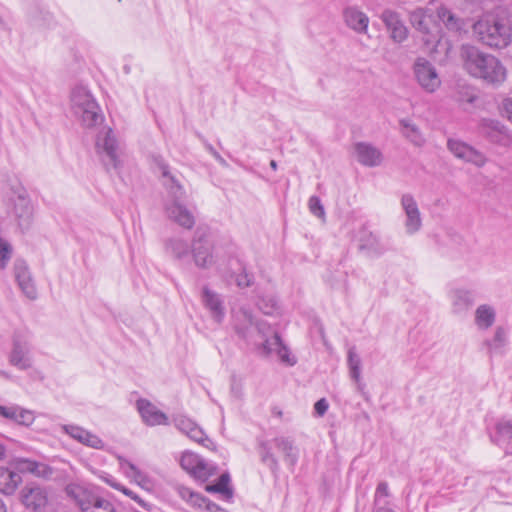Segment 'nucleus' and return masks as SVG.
Returning a JSON list of instances; mask_svg holds the SVG:
<instances>
[{"instance_id": "obj_2", "label": "nucleus", "mask_w": 512, "mask_h": 512, "mask_svg": "<svg viewBox=\"0 0 512 512\" xmlns=\"http://www.w3.org/2000/svg\"><path fill=\"white\" fill-rule=\"evenodd\" d=\"M477 39L495 49L508 47L512 42V27L505 16L486 14L473 25Z\"/></svg>"}, {"instance_id": "obj_57", "label": "nucleus", "mask_w": 512, "mask_h": 512, "mask_svg": "<svg viewBox=\"0 0 512 512\" xmlns=\"http://www.w3.org/2000/svg\"><path fill=\"white\" fill-rule=\"evenodd\" d=\"M203 508H205L206 510L210 511V512H215L217 510H219V507L212 503L209 499L206 498V503L204 504Z\"/></svg>"}, {"instance_id": "obj_51", "label": "nucleus", "mask_w": 512, "mask_h": 512, "mask_svg": "<svg viewBox=\"0 0 512 512\" xmlns=\"http://www.w3.org/2000/svg\"><path fill=\"white\" fill-rule=\"evenodd\" d=\"M389 496V491H388V484L386 482H380L376 488V492H375V505H376V509L378 507H381L379 505L380 503V498L381 497H388Z\"/></svg>"}, {"instance_id": "obj_30", "label": "nucleus", "mask_w": 512, "mask_h": 512, "mask_svg": "<svg viewBox=\"0 0 512 512\" xmlns=\"http://www.w3.org/2000/svg\"><path fill=\"white\" fill-rule=\"evenodd\" d=\"M275 447L284 454L285 461L294 466L298 459L297 449L293 441L286 437H276L273 439Z\"/></svg>"}, {"instance_id": "obj_8", "label": "nucleus", "mask_w": 512, "mask_h": 512, "mask_svg": "<svg viewBox=\"0 0 512 512\" xmlns=\"http://www.w3.org/2000/svg\"><path fill=\"white\" fill-rule=\"evenodd\" d=\"M9 363L19 370H27L32 367L31 347L26 339L19 334L13 336L12 350L8 356Z\"/></svg>"}, {"instance_id": "obj_28", "label": "nucleus", "mask_w": 512, "mask_h": 512, "mask_svg": "<svg viewBox=\"0 0 512 512\" xmlns=\"http://www.w3.org/2000/svg\"><path fill=\"white\" fill-rule=\"evenodd\" d=\"M21 476L7 467H0V492L12 495L21 483Z\"/></svg>"}, {"instance_id": "obj_59", "label": "nucleus", "mask_w": 512, "mask_h": 512, "mask_svg": "<svg viewBox=\"0 0 512 512\" xmlns=\"http://www.w3.org/2000/svg\"><path fill=\"white\" fill-rule=\"evenodd\" d=\"M105 481L113 488L117 489V490H120L121 492L123 491V488H125L124 486H122L121 484L117 483L112 477L111 478H106Z\"/></svg>"}, {"instance_id": "obj_50", "label": "nucleus", "mask_w": 512, "mask_h": 512, "mask_svg": "<svg viewBox=\"0 0 512 512\" xmlns=\"http://www.w3.org/2000/svg\"><path fill=\"white\" fill-rule=\"evenodd\" d=\"M123 494L130 497L132 500H134L139 506H141L143 509L150 511L152 509V504L146 502L143 498H141L138 494H136L134 491L123 488Z\"/></svg>"}, {"instance_id": "obj_29", "label": "nucleus", "mask_w": 512, "mask_h": 512, "mask_svg": "<svg viewBox=\"0 0 512 512\" xmlns=\"http://www.w3.org/2000/svg\"><path fill=\"white\" fill-rule=\"evenodd\" d=\"M495 319L496 312L490 305H480L475 311V324L481 330L490 328L494 324Z\"/></svg>"}, {"instance_id": "obj_14", "label": "nucleus", "mask_w": 512, "mask_h": 512, "mask_svg": "<svg viewBox=\"0 0 512 512\" xmlns=\"http://www.w3.org/2000/svg\"><path fill=\"white\" fill-rule=\"evenodd\" d=\"M233 327L237 335L243 339H248L251 330L255 326L258 332H261V326L256 324L250 310L240 307L232 312Z\"/></svg>"}, {"instance_id": "obj_44", "label": "nucleus", "mask_w": 512, "mask_h": 512, "mask_svg": "<svg viewBox=\"0 0 512 512\" xmlns=\"http://www.w3.org/2000/svg\"><path fill=\"white\" fill-rule=\"evenodd\" d=\"M11 254V245L0 237V269H4L7 266V263L11 258Z\"/></svg>"}, {"instance_id": "obj_54", "label": "nucleus", "mask_w": 512, "mask_h": 512, "mask_svg": "<svg viewBox=\"0 0 512 512\" xmlns=\"http://www.w3.org/2000/svg\"><path fill=\"white\" fill-rule=\"evenodd\" d=\"M329 404L325 398L319 399L315 405L314 410L319 416H323L328 410Z\"/></svg>"}, {"instance_id": "obj_13", "label": "nucleus", "mask_w": 512, "mask_h": 512, "mask_svg": "<svg viewBox=\"0 0 512 512\" xmlns=\"http://www.w3.org/2000/svg\"><path fill=\"white\" fill-rule=\"evenodd\" d=\"M165 210L169 219L185 229H192L195 225L194 212L186 207L183 202H166Z\"/></svg>"}, {"instance_id": "obj_5", "label": "nucleus", "mask_w": 512, "mask_h": 512, "mask_svg": "<svg viewBox=\"0 0 512 512\" xmlns=\"http://www.w3.org/2000/svg\"><path fill=\"white\" fill-rule=\"evenodd\" d=\"M82 512H117L114 504L80 485H69L66 489Z\"/></svg>"}, {"instance_id": "obj_49", "label": "nucleus", "mask_w": 512, "mask_h": 512, "mask_svg": "<svg viewBox=\"0 0 512 512\" xmlns=\"http://www.w3.org/2000/svg\"><path fill=\"white\" fill-rule=\"evenodd\" d=\"M235 281L239 288H247L253 285L254 276L243 268L242 271L237 274Z\"/></svg>"}, {"instance_id": "obj_47", "label": "nucleus", "mask_w": 512, "mask_h": 512, "mask_svg": "<svg viewBox=\"0 0 512 512\" xmlns=\"http://www.w3.org/2000/svg\"><path fill=\"white\" fill-rule=\"evenodd\" d=\"M308 206H309L310 212L313 215H315V216H317L319 218H324L325 217L324 207L321 204V201H320L319 197L311 196L309 198V201H308Z\"/></svg>"}, {"instance_id": "obj_46", "label": "nucleus", "mask_w": 512, "mask_h": 512, "mask_svg": "<svg viewBox=\"0 0 512 512\" xmlns=\"http://www.w3.org/2000/svg\"><path fill=\"white\" fill-rule=\"evenodd\" d=\"M174 425L177 429H179L182 433L188 434L191 432L192 428L195 426V422L185 416H177L173 419Z\"/></svg>"}, {"instance_id": "obj_36", "label": "nucleus", "mask_w": 512, "mask_h": 512, "mask_svg": "<svg viewBox=\"0 0 512 512\" xmlns=\"http://www.w3.org/2000/svg\"><path fill=\"white\" fill-rule=\"evenodd\" d=\"M474 295L467 290H457L454 293L453 307L456 312L467 310L474 304Z\"/></svg>"}, {"instance_id": "obj_21", "label": "nucleus", "mask_w": 512, "mask_h": 512, "mask_svg": "<svg viewBox=\"0 0 512 512\" xmlns=\"http://www.w3.org/2000/svg\"><path fill=\"white\" fill-rule=\"evenodd\" d=\"M14 273L16 281L26 297L32 300L35 299L37 297V290L26 263L21 260L16 261L14 265Z\"/></svg>"}, {"instance_id": "obj_41", "label": "nucleus", "mask_w": 512, "mask_h": 512, "mask_svg": "<svg viewBox=\"0 0 512 512\" xmlns=\"http://www.w3.org/2000/svg\"><path fill=\"white\" fill-rule=\"evenodd\" d=\"M200 457L192 452H185L180 459L181 467L191 475L195 471L197 465L200 464Z\"/></svg>"}, {"instance_id": "obj_20", "label": "nucleus", "mask_w": 512, "mask_h": 512, "mask_svg": "<svg viewBox=\"0 0 512 512\" xmlns=\"http://www.w3.org/2000/svg\"><path fill=\"white\" fill-rule=\"evenodd\" d=\"M21 501L25 507L34 511H40L48 503L45 489L39 486H26L21 491Z\"/></svg>"}, {"instance_id": "obj_23", "label": "nucleus", "mask_w": 512, "mask_h": 512, "mask_svg": "<svg viewBox=\"0 0 512 512\" xmlns=\"http://www.w3.org/2000/svg\"><path fill=\"white\" fill-rule=\"evenodd\" d=\"M409 20L411 25L423 35V41L426 45H430L436 41L431 33L429 26V17L424 9L418 8L410 13Z\"/></svg>"}, {"instance_id": "obj_55", "label": "nucleus", "mask_w": 512, "mask_h": 512, "mask_svg": "<svg viewBox=\"0 0 512 512\" xmlns=\"http://www.w3.org/2000/svg\"><path fill=\"white\" fill-rule=\"evenodd\" d=\"M16 406H2L0 405V416L12 420L15 416Z\"/></svg>"}, {"instance_id": "obj_60", "label": "nucleus", "mask_w": 512, "mask_h": 512, "mask_svg": "<svg viewBox=\"0 0 512 512\" xmlns=\"http://www.w3.org/2000/svg\"><path fill=\"white\" fill-rule=\"evenodd\" d=\"M207 149L209 150V152L218 160L220 161H224L223 158L220 156V154L211 146V145H207Z\"/></svg>"}, {"instance_id": "obj_25", "label": "nucleus", "mask_w": 512, "mask_h": 512, "mask_svg": "<svg viewBox=\"0 0 512 512\" xmlns=\"http://www.w3.org/2000/svg\"><path fill=\"white\" fill-rule=\"evenodd\" d=\"M261 353L265 356L275 353L282 362L289 365H293L295 363V361L290 360L288 348L283 344L278 333H274L270 339H266L264 343H262Z\"/></svg>"}, {"instance_id": "obj_3", "label": "nucleus", "mask_w": 512, "mask_h": 512, "mask_svg": "<svg viewBox=\"0 0 512 512\" xmlns=\"http://www.w3.org/2000/svg\"><path fill=\"white\" fill-rule=\"evenodd\" d=\"M71 108L76 117L88 128L103 121L99 106L87 88L78 86L71 93Z\"/></svg>"}, {"instance_id": "obj_33", "label": "nucleus", "mask_w": 512, "mask_h": 512, "mask_svg": "<svg viewBox=\"0 0 512 512\" xmlns=\"http://www.w3.org/2000/svg\"><path fill=\"white\" fill-rule=\"evenodd\" d=\"M437 16L448 30L459 31L462 29L463 23L451 10L441 6L437 9Z\"/></svg>"}, {"instance_id": "obj_34", "label": "nucleus", "mask_w": 512, "mask_h": 512, "mask_svg": "<svg viewBox=\"0 0 512 512\" xmlns=\"http://www.w3.org/2000/svg\"><path fill=\"white\" fill-rule=\"evenodd\" d=\"M402 134L416 146H421L425 142L418 126L407 119L400 120Z\"/></svg>"}, {"instance_id": "obj_62", "label": "nucleus", "mask_w": 512, "mask_h": 512, "mask_svg": "<svg viewBox=\"0 0 512 512\" xmlns=\"http://www.w3.org/2000/svg\"><path fill=\"white\" fill-rule=\"evenodd\" d=\"M376 512H395V511H393L391 508L384 505V506L378 507L376 509Z\"/></svg>"}, {"instance_id": "obj_63", "label": "nucleus", "mask_w": 512, "mask_h": 512, "mask_svg": "<svg viewBox=\"0 0 512 512\" xmlns=\"http://www.w3.org/2000/svg\"><path fill=\"white\" fill-rule=\"evenodd\" d=\"M6 456V448L0 443V461Z\"/></svg>"}, {"instance_id": "obj_58", "label": "nucleus", "mask_w": 512, "mask_h": 512, "mask_svg": "<svg viewBox=\"0 0 512 512\" xmlns=\"http://www.w3.org/2000/svg\"><path fill=\"white\" fill-rule=\"evenodd\" d=\"M105 481L113 488L117 489V490H120L121 492L123 491V488H125L124 486H122L121 484L117 483L112 477L111 478H106Z\"/></svg>"}, {"instance_id": "obj_7", "label": "nucleus", "mask_w": 512, "mask_h": 512, "mask_svg": "<svg viewBox=\"0 0 512 512\" xmlns=\"http://www.w3.org/2000/svg\"><path fill=\"white\" fill-rule=\"evenodd\" d=\"M413 71L419 85L427 92H434L439 88L441 81L431 62L425 58H417Z\"/></svg>"}, {"instance_id": "obj_6", "label": "nucleus", "mask_w": 512, "mask_h": 512, "mask_svg": "<svg viewBox=\"0 0 512 512\" xmlns=\"http://www.w3.org/2000/svg\"><path fill=\"white\" fill-rule=\"evenodd\" d=\"M191 254L194 264L200 269H209L216 263L214 244L205 233H196L191 245Z\"/></svg>"}, {"instance_id": "obj_11", "label": "nucleus", "mask_w": 512, "mask_h": 512, "mask_svg": "<svg viewBox=\"0 0 512 512\" xmlns=\"http://www.w3.org/2000/svg\"><path fill=\"white\" fill-rule=\"evenodd\" d=\"M380 18L390 32V37L394 42L402 43L408 38V29L399 13L386 9L382 12Z\"/></svg>"}, {"instance_id": "obj_16", "label": "nucleus", "mask_w": 512, "mask_h": 512, "mask_svg": "<svg viewBox=\"0 0 512 512\" xmlns=\"http://www.w3.org/2000/svg\"><path fill=\"white\" fill-rule=\"evenodd\" d=\"M201 300L205 308L209 310L210 316L217 323H221L225 317V306L222 296L211 290L208 286H204L202 288Z\"/></svg>"}, {"instance_id": "obj_17", "label": "nucleus", "mask_w": 512, "mask_h": 512, "mask_svg": "<svg viewBox=\"0 0 512 512\" xmlns=\"http://www.w3.org/2000/svg\"><path fill=\"white\" fill-rule=\"evenodd\" d=\"M137 410L143 422L148 426L168 425L167 415L160 411L147 399H139L136 402Z\"/></svg>"}, {"instance_id": "obj_38", "label": "nucleus", "mask_w": 512, "mask_h": 512, "mask_svg": "<svg viewBox=\"0 0 512 512\" xmlns=\"http://www.w3.org/2000/svg\"><path fill=\"white\" fill-rule=\"evenodd\" d=\"M259 453L261 457V461L269 467V469L275 473L278 471L279 464L278 460L271 452V447L265 441L260 442L259 444Z\"/></svg>"}, {"instance_id": "obj_40", "label": "nucleus", "mask_w": 512, "mask_h": 512, "mask_svg": "<svg viewBox=\"0 0 512 512\" xmlns=\"http://www.w3.org/2000/svg\"><path fill=\"white\" fill-rule=\"evenodd\" d=\"M118 460L120 468L124 471L127 477L133 478L137 482L144 480V474L133 463L122 456H118Z\"/></svg>"}, {"instance_id": "obj_37", "label": "nucleus", "mask_w": 512, "mask_h": 512, "mask_svg": "<svg viewBox=\"0 0 512 512\" xmlns=\"http://www.w3.org/2000/svg\"><path fill=\"white\" fill-rule=\"evenodd\" d=\"M230 483V475L228 473H223L217 483L206 486V491L210 493H220L225 496V498L230 499L233 496V490L229 487Z\"/></svg>"}, {"instance_id": "obj_42", "label": "nucleus", "mask_w": 512, "mask_h": 512, "mask_svg": "<svg viewBox=\"0 0 512 512\" xmlns=\"http://www.w3.org/2000/svg\"><path fill=\"white\" fill-rule=\"evenodd\" d=\"M187 436L190 439L194 440L195 442L200 443L206 448L213 449L214 447V443L212 442V440L205 435L203 430L197 424H195V426L192 428L191 432L187 434Z\"/></svg>"}, {"instance_id": "obj_39", "label": "nucleus", "mask_w": 512, "mask_h": 512, "mask_svg": "<svg viewBox=\"0 0 512 512\" xmlns=\"http://www.w3.org/2000/svg\"><path fill=\"white\" fill-rule=\"evenodd\" d=\"M216 466L200 459V464L197 465L192 476L201 481H207L211 476L216 474Z\"/></svg>"}, {"instance_id": "obj_10", "label": "nucleus", "mask_w": 512, "mask_h": 512, "mask_svg": "<svg viewBox=\"0 0 512 512\" xmlns=\"http://www.w3.org/2000/svg\"><path fill=\"white\" fill-rule=\"evenodd\" d=\"M447 147L455 157L465 162L472 163L478 167H482L486 163V158L482 153L462 141L449 139Z\"/></svg>"}, {"instance_id": "obj_26", "label": "nucleus", "mask_w": 512, "mask_h": 512, "mask_svg": "<svg viewBox=\"0 0 512 512\" xmlns=\"http://www.w3.org/2000/svg\"><path fill=\"white\" fill-rule=\"evenodd\" d=\"M345 24L357 33H366L369 24L368 16L356 7H348L343 11Z\"/></svg>"}, {"instance_id": "obj_48", "label": "nucleus", "mask_w": 512, "mask_h": 512, "mask_svg": "<svg viewBox=\"0 0 512 512\" xmlns=\"http://www.w3.org/2000/svg\"><path fill=\"white\" fill-rule=\"evenodd\" d=\"M34 460L28 458H15L13 467L20 473H31Z\"/></svg>"}, {"instance_id": "obj_45", "label": "nucleus", "mask_w": 512, "mask_h": 512, "mask_svg": "<svg viewBox=\"0 0 512 512\" xmlns=\"http://www.w3.org/2000/svg\"><path fill=\"white\" fill-rule=\"evenodd\" d=\"M31 474L37 477L49 478L53 474V469L45 463L34 461Z\"/></svg>"}, {"instance_id": "obj_15", "label": "nucleus", "mask_w": 512, "mask_h": 512, "mask_svg": "<svg viewBox=\"0 0 512 512\" xmlns=\"http://www.w3.org/2000/svg\"><path fill=\"white\" fill-rule=\"evenodd\" d=\"M401 206L406 215L405 228L407 233H416L422 226V219L415 199L410 194H404L401 198Z\"/></svg>"}, {"instance_id": "obj_32", "label": "nucleus", "mask_w": 512, "mask_h": 512, "mask_svg": "<svg viewBox=\"0 0 512 512\" xmlns=\"http://www.w3.org/2000/svg\"><path fill=\"white\" fill-rule=\"evenodd\" d=\"M165 247L167 252L178 260L187 257L191 252L187 241L180 238H171L167 240Z\"/></svg>"}, {"instance_id": "obj_4", "label": "nucleus", "mask_w": 512, "mask_h": 512, "mask_svg": "<svg viewBox=\"0 0 512 512\" xmlns=\"http://www.w3.org/2000/svg\"><path fill=\"white\" fill-rule=\"evenodd\" d=\"M8 213L22 233L31 228L34 220V207L24 188L13 190V196L9 199Z\"/></svg>"}, {"instance_id": "obj_12", "label": "nucleus", "mask_w": 512, "mask_h": 512, "mask_svg": "<svg viewBox=\"0 0 512 512\" xmlns=\"http://www.w3.org/2000/svg\"><path fill=\"white\" fill-rule=\"evenodd\" d=\"M96 145L100 153L104 154L106 165L117 168L119 164L118 144L110 128L98 136Z\"/></svg>"}, {"instance_id": "obj_53", "label": "nucleus", "mask_w": 512, "mask_h": 512, "mask_svg": "<svg viewBox=\"0 0 512 512\" xmlns=\"http://www.w3.org/2000/svg\"><path fill=\"white\" fill-rule=\"evenodd\" d=\"M188 503L194 507L203 508L204 504L206 503V498L198 493L193 492L192 496L189 497Z\"/></svg>"}, {"instance_id": "obj_1", "label": "nucleus", "mask_w": 512, "mask_h": 512, "mask_svg": "<svg viewBox=\"0 0 512 512\" xmlns=\"http://www.w3.org/2000/svg\"><path fill=\"white\" fill-rule=\"evenodd\" d=\"M460 56L464 69L471 76L493 86H499L506 80V68L495 56L468 44L462 45Z\"/></svg>"}, {"instance_id": "obj_27", "label": "nucleus", "mask_w": 512, "mask_h": 512, "mask_svg": "<svg viewBox=\"0 0 512 512\" xmlns=\"http://www.w3.org/2000/svg\"><path fill=\"white\" fill-rule=\"evenodd\" d=\"M496 433L491 437L492 441L506 451L512 449V420H500L496 424Z\"/></svg>"}, {"instance_id": "obj_31", "label": "nucleus", "mask_w": 512, "mask_h": 512, "mask_svg": "<svg viewBox=\"0 0 512 512\" xmlns=\"http://www.w3.org/2000/svg\"><path fill=\"white\" fill-rule=\"evenodd\" d=\"M348 365L351 378L356 382L359 391H362L364 384L360 380L361 375V359L356 353L355 347L348 350Z\"/></svg>"}, {"instance_id": "obj_19", "label": "nucleus", "mask_w": 512, "mask_h": 512, "mask_svg": "<svg viewBox=\"0 0 512 512\" xmlns=\"http://www.w3.org/2000/svg\"><path fill=\"white\" fill-rule=\"evenodd\" d=\"M356 158L359 163L367 167L379 166L382 163L381 151L370 143L358 142L354 145Z\"/></svg>"}, {"instance_id": "obj_24", "label": "nucleus", "mask_w": 512, "mask_h": 512, "mask_svg": "<svg viewBox=\"0 0 512 512\" xmlns=\"http://www.w3.org/2000/svg\"><path fill=\"white\" fill-rule=\"evenodd\" d=\"M359 249L366 251L370 255H380L384 251V247L379 237L363 226L358 233Z\"/></svg>"}, {"instance_id": "obj_18", "label": "nucleus", "mask_w": 512, "mask_h": 512, "mask_svg": "<svg viewBox=\"0 0 512 512\" xmlns=\"http://www.w3.org/2000/svg\"><path fill=\"white\" fill-rule=\"evenodd\" d=\"M479 128L480 132L494 143L507 145L510 142L508 129L498 120L482 119Z\"/></svg>"}, {"instance_id": "obj_52", "label": "nucleus", "mask_w": 512, "mask_h": 512, "mask_svg": "<svg viewBox=\"0 0 512 512\" xmlns=\"http://www.w3.org/2000/svg\"><path fill=\"white\" fill-rule=\"evenodd\" d=\"M503 115L512 123V96L502 101Z\"/></svg>"}, {"instance_id": "obj_64", "label": "nucleus", "mask_w": 512, "mask_h": 512, "mask_svg": "<svg viewBox=\"0 0 512 512\" xmlns=\"http://www.w3.org/2000/svg\"><path fill=\"white\" fill-rule=\"evenodd\" d=\"M0 512H7L4 502L0 499Z\"/></svg>"}, {"instance_id": "obj_56", "label": "nucleus", "mask_w": 512, "mask_h": 512, "mask_svg": "<svg viewBox=\"0 0 512 512\" xmlns=\"http://www.w3.org/2000/svg\"><path fill=\"white\" fill-rule=\"evenodd\" d=\"M178 495L185 501L188 502L189 497L192 496L193 491L187 487L184 486H177L176 487Z\"/></svg>"}, {"instance_id": "obj_22", "label": "nucleus", "mask_w": 512, "mask_h": 512, "mask_svg": "<svg viewBox=\"0 0 512 512\" xmlns=\"http://www.w3.org/2000/svg\"><path fill=\"white\" fill-rule=\"evenodd\" d=\"M64 431L79 443L90 448L101 450L104 448V442L90 431L75 425H65Z\"/></svg>"}, {"instance_id": "obj_43", "label": "nucleus", "mask_w": 512, "mask_h": 512, "mask_svg": "<svg viewBox=\"0 0 512 512\" xmlns=\"http://www.w3.org/2000/svg\"><path fill=\"white\" fill-rule=\"evenodd\" d=\"M15 412V416L13 417L14 422L25 426H28L33 423L34 415L31 411L16 406Z\"/></svg>"}, {"instance_id": "obj_35", "label": "nucleus", "mask_w": 512, "mask_h": 512, "mask_svg": "<svg viewBox=\"0 0 512 512\" xmlns=\"http://www.w3.org/2000/svg\"><path fill=\"white\" fill-rule=\"evenodd\" d=\"M507 344V333L506 330L499 326L495 330V334L492 340H486L484 345L487 347L489 354L501 352V350Z\"/></svg>"}, {"instance_id": "obj_61", "label": "nucleus", "mask_w": 512, "mask_h": 512, "mask_svg": "<svg viewBox=\"0 0 512 512\" xmlns=\"http://www.w3.org/2000/svg\"><path fill=\"white\" fill-rule=\"evenodd\" d=\"M272 415L276 416V417H282L283 415V412L281 409H279L278 407H273L272 408Z\"/></svg>"}, {"instance_id": "obj_9", "label": "nucleus", "mask_w": 512, "mask_h": 512, "mask_svg": "<svg viewBox=\"0 0 512 512\" xmlns=\"http://www.w3.org/2000/svg\"><path fill=\"white\" fill-rule=\"evenodd\" d=\"M156 164L163 177V185L167 191V202H182L185 197V190L179 180L170 172L169 166L162 160L157 159Z\"/></svg>"}]
</instances>
